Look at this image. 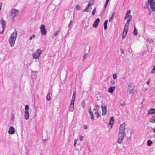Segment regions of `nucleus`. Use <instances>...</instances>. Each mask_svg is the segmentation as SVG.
Segmentation results:
<instances>
[{
    "instance_id": "obj_6",
    "label": "nucleus",
    "mask_w": 155,
    "mask_h": 155,
    "mask_svg": "<svg viewBox=\"0 0 155 155\" xmlns=\"http://www.w3.org/2000/svg\"><path fill=\"white\" fill-rule=\"evenodd\" d=\"M147 2L150 6L152 11L155 12V2L153 0H148Z\"/></svg>"
},
{
    "instance_id": "obj_25",
    "label": "nucleus",
    "mask_w": 155,
    "mask_h": 155,
    "mask_svg": "<svg viewBox=\"0 0 155 155\" xmlns=\"http://www.w3.org/2000/svg\"><path fill=\"white\" fill-rule=\"evenodd\" d=\"M75 95H76V92L75 91L74 92L71 101H75Z\"/></svg>"
},
{
    "instance_id": "obj_28",
    "label": "nucleus",
    "mask_w": 155,
    "mask_h": 155,
    "mask_svg": "<svg viewBox=\"0 0 155 155\" xmlns=\"http://www.w3.org/2000/svg\"><path fill=\"white\" fill-rule=\"evenodd\" d=\"M132 17L131 15H129V16L128 17L127 20V21L129 22L131 21H132Z\"/></svg>"
},
{
    "instance_id": "obj_53",
    "label": "nucleus",
    "mask_w": 155,
    "mask_h": 155,
    "mask_svg": "<svg viewBox=\"0 0 155 155\" xmlns=\"http://www.w3.org/2000/svg\"><path fill=\"white\" fill-rule=\"evenodd\" d=\"M109 0H106V3L108 4L109 2Z\"/></svg>"
},
{
    "instance_id": "obj_1",
    "label": "nucleus",
    "mask_w": 155,
    "mask_h": 155,
    "mask_svg": "<svg viewBox=\"0 0 155 155\" xmlns=\"http://www.w3.org/2000/svg\"><path fill=\"white\" fill-rule=\"evenodd\" d=\"M126 124L123 123L120 126L119 134L117 142L119 144H121L124 139L125 134L124 130L125 129Z\"/></svg>"
},
{
    "instance_id": "obj_50",
    "label": "nucleus",
    "mask_w": 155,
    "mask_h": 155,
    "mask_svg": "<svg viewBox=\"0 0 155 155\" xmlns=\"http://www.w3.org/2000/svg\"><path fill=\"white\" fill-rule=\"evenodd\" d=\"M88 4H90V6H91V5H93V3H91V1H90L89 2V3H88Z\"/></svg>"
},
{
    "instance_id": "obj_41",
    "label": "nucleus",
    "mask_w": 155,
    "mask_h": 155,
    "mask_svg": "<svg viewBox=\"0 0 155 155\" xmlns=\"http://www.w3.org/2000/svg\"><path fill=\"white\" fill-rule=\"evenodd\" d=\"M77 140L76 139H75V140H74V147H76V146L77 145Z\"/></svg>"
},
{
    "instance_id": "obj_12",
    "label": "nucleus",
    "mask_w": 155,
    "mask_h": 155,
    "mask_svg": "<svg viewBox=\"0 0 155 155\" xmlns=\"http://www.w3.org/2000/svg\"><path fill=\"white\" fill-rule=\"evenodd\" d=\"M114 117H111L109 123L108 124V126H110L111 128L112 127V125L114 122Z\"/></svg>"
},
{
    "instance_id": "obj_35",
    "label": "nucleus",
    "mask_w": 155,
    "mask_h": 155,
    "mask_svg": "<svg viewBox=\"0 0 155 155\" xmlns=\"http://www.w3.org/2000/svg\"><path fill=\"white\" fill-rule=\"evenodd\" d=\"M150 73L152 74L154 73H155V65L151 70Z\"/></svg>"
},
{
    "instance_id": "obj_60",
    "label": "nucleus",
    "mask_w": 155,
    "mask_h": 155,
    "mask_svg": "<svg viewBox=\"0 0 155 155\" xmlns=\"http://www.w3.org/2000/svg\"><path fill=\"white\" fill-rule=\"evenodd\" d=\"M125 77H124V78H123V79H125Z\"/></svg>"
},
{
    "instance_id": "obj_26",
    "label": "nucleus",
    "mask_w": 155,
    "mask_h": 155,
    "mask_svg": "<svg viewBox=\"0 0 155 155\" xmlns=\"http://www.w3.org/2000/svg\"><path fill=\"white\" fill-rule=\"evenodd\" d=\"M152 143V142L150 140H148L147 142V144L149 146H150Z\"/></svg>"
},
{
    "instance_id": "obj_9",
    "label": "nucleus",
    "mask_w": 155,
    "mask_h": 155,
    "mask_svg": "<svg viewBox=\"0 0 155 155\" xmlns=\"http://www.w3.org/2000/svg\"><path fill=\"white\" fill-rule=\"evenodd\" d=\"M15 128L12 126L10 127L8 130V133L10 134H12L15 133Z\"/></svg>"
},
{
    "instance_id": "obj_19",
    "label": "nucleus",
    "mask_w": 155,
    "mask_h": 155,
    "mask_svg": "<svg viewBox=\"0 0 155 155\" xmlns=\"http://www.w3.org/2000/svg\"><path fill=\"white\" fill-rule=\"evenodd\" d=\"M149 3L147 2V3H146L144 7V9H148L149 10V12H150V10L149 8Z\"/></svg>"
},
{
    "instance_id": "obj_10",
    "label": "nucleus",
    "mask_w": 155,
    "mask_h": 155,
    "mask_svg": "<svg viewBox=\"0 0 155 155\" xmlns=\"http://www.w3.org/2000/svg\"><path fill=\"white\" fill-rule=\"evenodd\" d=\"M74 101H71V104L69 107V111L70 112H72L74 109Z\"/></svg>"
},
{
    "instance_id": "obj_13",
    "label": "nucleus",
    "mask_w": 155,
    "mask_h": 155,
    "mask_svg": "<svg viewBox=\"0 0 155 155\" xmlns=\"http://www.w3.org/2000/svg\"><path fill=\"white\" fill-rule=\"evenodd\" d=\"M100 19L99 18H97L94 22L93 25V26L94 28H96L97 27L98 24L100 22Z\"/></svg>"
},
{
    "instance_id": "obj_39",
    "label": "nucleus",
    "mask_w": 155,
    "mask_h": 155,
    "mask_svg": "<svg viewBox=\"0 0 155 155\" xmlns=\"http://www.w3.org/2000/svg\"><path fill=\"white\" fill-rule=\"evenodd\" d=\"M96 11V8H94L92 12V14L93 15H94Z\"/></svg>"
},
{
    "instance_id": "obj_4",
    "label": "nucleus",
    "mask_w": 155,
    "mask_h": 155,
    "mask_svg": "<svg viewBox=\"0 0 155 155\" xmlns=\"http://www.w3.org/2000/svg\"><path fill=\"white\" fill-rule=\"evenodd\" d=\"M19 12L18 10L14 8L12 9L10 11V16L12 18V19L13 22H14L15 21V20L14 19V18L17 16Z\"/></svg>"
},
{
    "instance_id": "obj_42",
    "label": "nucleus",
    "mask_w": 155,
    "mask_h": 155,
    "mask_svg": "<svg viewBox=\"0 0 155 155\" xmlns=\"http://www.w3.org/2000/svg\"><path fill=\"white\" fill-rule=\"evenodd\" d=\"M31 78L32 79H35V78L36 77V74H35L34 75H33V74H32L31 76Z\"/></svg>"
},
{
    "instance_id": "obj_7",
    "label": "nucleus",
    "mask_w": 155,
    "mask_h": 155,
    "mask_svg": "<svg viewBox=\"0 0 155 155\" xmlns=\"http://www.w3.org/2000/svg\"><path fill=\"white\" fill-rule=\"evenodd\" d=\"M0 23L2 24V30L1 31H0V33L2 34L4 31L5 28L6 23L5 21L3 20V18H2L0 20Z\"/></svg>"
},
{
    "instance_id": "obj_54",
    "label": "nucleus",
    "mask_w": 155,
    "mask_h": 155,
    "mask_svg": "<svg viewBox=\"0 0 155 155\" xmlns=\"http://www.w3.org/2000/svg\"><path fill=\"white\" fill-rule=\"evenodd\" d=\"M125 104V103H124V104H120V105L121 106H123Z\"/></svg>"
},
{
    "instance_id": "obj_57",
    "label": "nucleus",
    "mask_w": 155,
    "mask_h": 155,
    "mask_svg": "<svg viewBox=\"0 0 155 155\" xmlns=\"http://www.w3.org/2000/svg\"><path fill=\"white\" fill-rule=\"evenodd\" d=\"M88 24L87 25H86V28H87L88 27Z\"/></svg>"
},
{
    "instance_id": "obj_34",
    "label": "nucleus",
    "mask_w": 155,
    "mask_h": 155,
    "mask_svg": "<svg viewBox=\"0 0 155 155\" xmlns=\"http://www.w3.org/2000/svg\"><path fill=\"white\" fill-rule=\"evenodd\" d=\"M76 8L77 11H79L80 10L81 7L78 5H76Z\"/></svg>"
},
{
    "instance_id": "obj_55",
    "label": "nucleus",
    "mask_w": 155,
    "mask_h": 155,
    "mask_svg": "<svg viewBox=\"0 0 155 155\" xmlns=\"http://www.w3.org/2000/svg\"><path fill=\"white\" fill-rule=\"evenodd\" d=\"M121 51L122 53L123 54H124V51L122 49L121 50Z\"/></svg>"
},
{
    "instance_id": "obj_20",
    "label": "nucleus",
    "mask_w": 155,
    "mask_h": 155,
    "mask_svg": "<svg viewBox=\"0 0 155 155\" xmlns=\"http://www.w3.org/2000/svg\"><path fill=\"white\" fill-rule=\"evenodd\" d=\"M133 34L136 36L137 34V30L136 28V26H134V30L133 32Z\"/></svg>"
},
{
    "instance_id": "obj_46",
    "label": "nucleus",
    "mask_w": 155,
    "mask_h": 155,
    "mask_svg": "<svg viewBox=\"0 0 155 155\" xmlns=\"http://www.w3.org/2000/svg\"><path fill=\"white\" fill-rule=\"evenodd\" d=\"M83 136H80V140L81 141L83 140Z\"/></svg>"
},
{
    "instance_id": "obj_40",
    "label": "nucleus",
    "mask_w": 155,
    "mask_h": 155,
    "mask_svg": "<svg viewBox=\"0 0 155 155\" xmlns=\"http://www.w3.org/2000/svg\"><path fill=\"white\" fill-rule=\"evenodd\" d=\"M35 35H32L29 38V40H31L33 38H34L35 37Z\"/></svg>"
},
{
    "instance_id": "obj_30",
    "label": "nucleus",
    "mask_w": 155,
    "mask_h": 155,
    "mask_svg": "<svg viewBox=\"0 0 155 155\" xmlns=\"http://www.w3.org/2000/svg\"><path fill=\"white\" fill-rule=\"evenodd\" d=\"M25 111H28V110L29 109L28 105H25Z\"/></svg>"
},
{
    "instance_id": "obj_3",
    "label": "nucleus",
    "mask_w": 155,
    "mask_h": 155,
    "mask_svg": "<svg viewBox=\"0 0 155 155\" xmlns=\"http://www.w3.org/2000/svg\"><path fill=\"white\" fill-rule=\"evenodd\" d=\"M17 31L16 30H15L10 35V37L8 40V42L11 47H13L15 44V41L17 37Z\"/></svg>"
},
{
    "instance_id": "obj_5",
    "label": "nucleus",
    "mask_w": 155,
    "mask_h": 155,
    "mask_svg": "<svg viewBox=\"0 0 155 155\" xmlns=\"http://www.w3.org/2000/svg\"><path fill=\"white\" fill-rule=\"evenodd\" d=\"M42 52V51L40 49H37L36 53H33L32 54V59H39Z\"/></svg>"
},
{
    "instance_id": "obj_8",
    "label": "nucleus",
    "mask_w": 155,
    "mask_h": 155,
    "mask_svg": "<svg viewBox=\"0 0 155 155\" xmlns=\"http://www.w3.org/2000/svg\"><path fill=\"white\" fill-rule=\"evenodd\" d=\"M40 28L41 34L43 35H46L47 32L45 28V26L44 25H41Z\"/></svg>"
},
{
    "instance_id": "obj_29",
    "label": "nucleus",
    "mask_w": 155,
    "mask_h": 155,
    "mask_svg": "<svg viewBox=\"0 0 155 155\" xmlns=\"http://www.w3.org/2000/svg\"><path fill=\"white\" fill-rule=\"evenodd\" d=\"M46 98L47 100L49 101L50 100V93H48L47 94V96Z\"/></svg>"
},
{
    "instance_id": "obj_44",
    "label": "nucleus",
    "mask_w": 155,
    "mask_h": 155,
    "mask_svg": "<svg viewBox=\"0 0 155 155\" xmlns=\"http://www.w3.org/2000/svg\"><path fill=\"white\" fill-rule=\"evenodd\" d=\"M151 81V79L150 78H149L148 81L147 82V85H149L150 82V81Z\"/></svg>"
},
{
    "instance_id": "obj_22",
    "label": "nucleus",
    "mask_w": 155,
    "mask_h": 155,
    "mask_svg": "<svg viewBox=\"0 0 155 155\" xmlns=\"http://www.w3.org/2000/svg\"><path fill=\"white\" fill-rule=\"evenodd\" d=\"M149 122L155 124V116L153 117L150 120Z\"/></svg>"
},
{
    "instance_id": "obj_48",
    "label": "nucleus",
    "mask_w": 155,
    "mask_h": 155,
    "mask_svg": "<svg viewBox=\"0 0 155 155\" xmlns=\"http://www.w3.org/2000/svg\"><path fill=\"white\" fill-rule=\"evenodd\" d=\"M72 21L71 20L70 23H69V24H68V27L69 28L70 27V25H71V23H72Z\"/></svg>"
},
{
    "instance_id": "obj_14",
    "label": "nucleus",
    "mask_w": 155,
    "mask_h": 155,
    "mask_svg": "<svg viewBox=\"0 0 155 155\" xmlns=\"http://www.w3.org/2000/svg\"><path fill=\"white\" fill-rule=\"evenodd\" d=\"M128 31V29H126L124 28V31L123 33V35L122 36V38L123 39H124L126 38Z\"/></svg>"
},
{
    "instance_id": "obj_31",
    "label": "nucleus",
    "mask_w": 155,
    "mask_h": 155,
    "mask_svg": "<svg viewBox=\"0 0 155 155\" xmlns=\"http://www.w3.org/2000/svg\"><path fill=\"white\" fill-rule=\"evenodd\" d=\"M81 106L83 107L84 108L85 106V101H83L81 103Z\"/></svg>"
},
{
    "instance_id": "obj_59",
    "label": "nucleus",
    "mask_w": 155,
    "mask_h": 155,
    "mask_svg": "<svg viewBox=\"0 0 155 155\" xmlns=\"http://www.w3.org/2000/svg\"><path fill=\"white\" fill-rule=\"evenodd\" d=\"M150 12L149 13V14L150 15H151V12L150 11Z\"/></svg>"
},
{
    "instance_id": "obj_23",
    "label": "nucleus",
    "mask_w": 155,
    "mask_h": 155,
    "mask_svg": "<svg viewBox=\"0 0 155 155\" xmlns=\"http://www.w3.org/2000/svg\"><path fill=\"white\" fill-rule=\"evenodd\" d=\"M90 6V4H88L87 6L85 8L84 10V12H90V11H89L88 10L89 8V7Z\"/></svg>"
},
{
    "instance_id": "obj_32",
    "label": "nucleus",
    "mask_w": 155,
    "mask_h": 155,
    "mask_svg": "<svg viewBox=\"0 0 155 155\" xmlns=\"http://www.w3.org/2000/svg\"><path fill=\"white\" fill-rule=\"evenodd\" d=\"M127 92L129 93V94H128V96L129 95H130V96H133L134 92H132L131 91H128V90H127Z\"/></svg>"
},
{
    "instance_id": "obj_24",
    "label": "nucleus",
    "mask_w": 155,
    "mask_h": 155,
    "mask_svg": "<svg viewBox=\"0 0 155 155\" xmlns=\"http://www.w3.org/2000/svg\"><path fill=\"white\" fill-rule=\"evenodd\" d=\"M129 22H128L127 21V22L126 23L125 25L124 26V29H125L128 30V26H129Z\"/></svg>"
},
{
    "instance_id": "obj_38",
    "label": "nucleus",
    "mask_w": 155,
    "mask_h": 155,
    "mask_svg": "<svg viewBox=\"0 0 155 155\" xmlns=\"http://www.w3.org/2000/svg\"><path fill=\"white\" fill-rule=\"evenodd\" d=\"M127 90L128 91H131V92H134V88L127 89Z\"/></svg>"
},
{
    "instance_id": "obj_17",
    "label": "nucleus",
    "mask_w": 155,
    "mask_h": 155,
    "mask_svg": "<svg viewBox=\"0 0 155 155\" xmlns=\"http://www.w3.org/2000/svg\"><path fill=\"white\" fill-rule=\"evenodd\" d=\"M134 86L133 83H130L128 84L127 89L134 88Z\"/></svg>"
},
{
    "instance_id": "obj_2",
    "label": "nucleus",
    "mask_w": 155,
    "mask_h": 155,
    "mask_svg": "<svg viewBox=\"0 0 155 155\" xmlns=\"http://www.w3.org/2000/svg\"><path fill=\"white\" fill-rule=\"evenodd\" d=\"M100 107L98 105H95L93 109H92L91 107H89L88 109V112L90 115V118L91 120L93 121L94 120V115L97 114L98 115L97 111L99 110Z\"/></svg>"
},
{
    "instance_id": "obj_45",
    "label": "nucleus",
    "mask_w": 155,
    "mask_h": 155,
    "mask_svg": "<svg viewBox=\"0 0 155 155\" xmlns=\"http://www.w3.org/2000/svg\"><path fill=\"white\" fill-rule=\"evenodd\" d=\"M113 77L114 79H115L117 78V76L116 74H113Z\"/></svg>"
},
{
    "instance_id": "obj_37",
    "label": "nucleus",
    "mask_w": 155,
    "mask_h": 155,
    "mask_svg": "<svg viewBox=\"0 0 155 155\" xmlns=\"http://www.w3.org/2000/svg\"><path fill=\"white\" fill-rule=\"evenodd\" d=\"M59 31H58L55 32L54 34V36L56 37L59 34Z\"/></svg>"
},
{
    "instance_id": "obj_56",
    "label": "nucleus",
    "mask_w": 155,
    "mask_h": 155,
    "mask_svg": "<svg viewBox=\"0 0 155 155\" xmlns=\"http://www.w3.org/2000/svg\"><path fill=\"white\" fill-rule=\"evenodd\" d=\"M128 18V17L126 16H125V17L124 18V20H126V18Z\"/></svg>"
},
{
    "instance_id": "obj_47",
    "label": "nucleus",
    "mask_w": 155,
    "mask_h": 155,
    "mask_svg": "<svg viewBox=\"0 0 155 155\" xmlns=\"http://www.w3.org/2000/svg\"><path fill=\"white\" fill-rule=\"evenodd\" d=\"M84 129H86L87 128V126L86 125H84Z\"/></svg>"
},
{
    "instance_id": "obj_36",
    "label": "nucleus",
    "mask_w": 155,
    "mask_h": 155,
    "mask_svg": "<svg viewBox=\"0 0 155 155\" xmlns=\"http://www.w3.org/2000/svg\"><path fill=\"white\" fill-rule=\"evenodd\" d=\"M130 13V10H128L127 11V13L126 15V16L128 17L130 15H129V14Z\"/></svg>"
},
{
    "instance_id": "obj_15",
    "label": "nucleus",
    "mask_w": 155,
    "mask_h": 155,
    "mask_svg": "<svg viewBox=\"0 0 155 155\" xmlns=\"http://www.w3.org/2000/svg\"><path fill=\"white\" fill-rule=\"evenodd\" d=\"M115 87L114 86H112L110 87L108 90V92L110 93H112L114 91Z\"/></svg>"
},
{
    "instance_id": "obj_11",
    "label": "nucleus",
    "mask_w": 155,
    "mask_h": 155,
    "mask_svg": "<svg viewBox=\"0 0 155 155\" xmlns=\"http://www.w3.org/2000/svg\"><path fill=\"white\" fill-rule=\"evenodd\" d=\"M101 108H102V115L105 116L106 114L107 107L105 105H102Z\"/></svg>"
},
{
    "instance_id": "obj_52",
    "label": "nucleus",
    "mask_w": 155,
    "mask_h": 155,
    "mask_svg": "<svg viewBox=\"0 0 155 155\" xmlns=\"http://www.w3.org/2000/svg\"><path fill=\"white\" fill-rule=\"evenodd\" d=\"M111 83L112 84V85H114L115 83V82L114 81H113V82H112V81H111Z\"/></svg>"
},
{
    "instance_id": "obj_27",
    "label": "nucleus",
    "mask_w": 155,
    "mask_h": 155,
    "mask_svg": "<svg viewBox=\"0 0 155 155\" xmlns=\"http://www.w3.org/2000/svg\"><path fill=\"white\" fill-rule=\"evenodd\" d=\"M97 114H98V116H97V114H95L94 115V116H95L97 118H99L101 116H100V114H101V112L100 111L98 110L97 111Z\"/></svg>"
},
{
    "instance_id": "obj_21",
    "label": "nucleus",
    "mask_w": 155,
    "mask_h": 155,
    "mask_svg": "<svg viewBox=\"0 0 155 155\" xmlns=\"http://www.w3.org/2000/svg\"><path fill=\"white\" fill-rule=\"evenodd\" d=\"M108 21V20H106L104 23V28L105 30H106L107 28V25Z\"/></svg>"
},
{
    "instance_id": "obj_58",
    "label": "nucleus",
    "mask_w": 155,
    "mask_h": 155,
    "mask_svg": "<svg viewBox=\"0 0 155 155\" xmlns=\"http://www.w3.org/2000/svg\"><path fill=\"white\" fill-rule=\"evenodd\" d=\"M153 132L155 134V129L153 130Z\"/></svg>"
},
{
    "instance_id": "obj_16",
    "label": "nucleus",
    "mask_w": 155,
    "mask_h": 155,
    "mask_svg": "<svg viewBox=\"0 0 155 155\" xmlns=\"http://www.w3.org/2000/svg\"><path fill=\"white\" fill-rule=\"evenodd\" d=\"M29 113L28 111H25L24 118L25 119L27 120L29 118Z\"/></svg>"
},
{
    "instance_id": "obj_43",
    "label": "nucleus",
    "mask_w": 155,
    "mask_h": 155,
    "mask_svg": "<svg viewBox=\"0 0 155 155\" xmlns=\"http://www.w3.org/2000/svg\"><path fill=\"white\" fill-rule=\"evenodd\" d=\"M148 42L150 43H152L153 42V40L152 39H149L148 40Z\"/></svg>"
},
{
    "instance_id": "obj_49",
    "label": "nucleus",
    "mask_w": 155,
    "mask_h": 155,
    "mask_svg": "<svg viewBox=\"0 0 155 155\" xmlns=\"http://www.w3.org/2000/svg\"><path fill=\"white\" fill-rule=\"evenodd\" d=\"M87 54H85V55L84 57V59H86L87 58Z\"/></svg>"
},
{
    "instance_id": "obj_18",
    "label": "nucleus",
    "mask_w": 155,
    "mask_h": 155,
    "mask_svg": "<svg viewBox=\"0 0 155 155\" xmlns=\"http://www.w3.org/2000/svg\"><path fill=\"white\" fill-rule=\"evenodd\" d=\"M148 113L150 114H153L155 113V109L152 108L150 109L148 112Z\"/></svg>"
},
{
    "instance_id": "obj_33",
    "label": "nucleus",
    "mask_w": 155,
    "mask_h": 155,
    "mask_svg": "<svg viewBox=\"0 0 155 155\" xmlns=\"http://www.w3.org/2000/svg\"><path fill=\"white\" fill-rule=\"evenodd\" d=\"M114 13H113L112 15H111V17H110L109 18V22H110L111 21V20H112V19L114 17Z\"/></svg>"
},
{
    "instance_id": "obj_51",
    "label": "nucleus",
    "mask_w": 155,
    "mask_h": 155,
    "mask_svg": "<svg viewBox=\"0 0 155 155\" xmlns=\"http://www.w3.org/2000/svg\"><path fill=\"white\" fill-rule=\"evenodd\" d=\"M107 4H107V3H105V5L104 7L105 8H106Z\"/></svg>"
}]
</instances>
